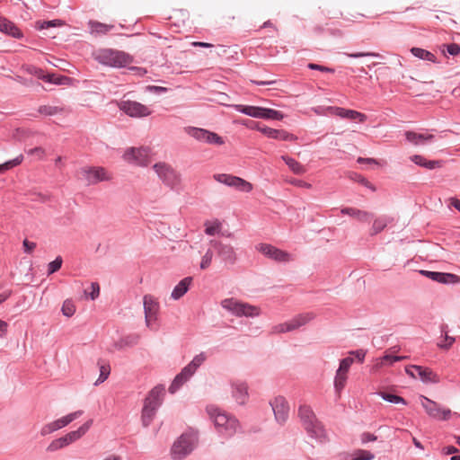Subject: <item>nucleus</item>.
Masks as SVG:
<instances>
[{"label":"nucleus","mask_w":460,"mask_h":460,"mask_svg":"<svg viewBox=\"0 0 460 460\" xmlns=\"http://www.w3.org/2000/svg\"><path fill=\"white\" fill-rule=\"evenodd\" d=\"M298 417L304 429L312 438H314L321 443L327 440L326 430L322 422L318 420L310 406L305 404L300 405L298 409Z\"/></svg>","instance_id":"1"},{"label":"nucleus","mask_w":460,"mask_h":460,"mask_svg":"<svg viewBox=\"0 0 460 460\" xmlns=\"http://www.w3.org/2000/svg\"><path fill=\"white\" fill-rule=\"evenodd\" d=\"M93 58L103 66L121 68L133 62V57L128 53L113 49H102L93 53Z\"/></svg>","instance_id":"2"},{"label":"nucleus","mask_w":460,"mask_h":460,"mask_svg":"<svg viewBox=\"0 0 460 460\" xmlns=\"http://www.w3.org/2000/svg\"><path fill=\"white\" fill-rule=\"evenodd\" d=\"M164 395V387L163 385H156L148 393L141 412V421L144 427H148L153 421L157 409L163 402Z\"/></svg>","instance_id":"3"},{"label":"nucleus","mask_w":460,"mask_h":460,"mask_svg":"<svg viewBox=\"0 0 460 460\" xmlns=\"http://www.w3.org/2000/svg\"><path fill=\"white\" fill-rule=\"evenodd\" d=\"M208 413L222 436L230 438L236 433L239 428V421L236 418L217 408L208 409Z\"/></svg>","instance_id":"4"},{"label":"nucleus","mask_w":460,"mask_h":460,"mask_svg":"<svg viewBox=\"0 0 460 460\" xmlns=\"http://www.w3.org/2000/svg\"><path fill=\"white\" fill-rule=\"evenodd\" d=\"M198 443V435L193 431L181 434L171 448L173 460H181L190 455Z\"/></svg>","instance_id":"5"},{"label":"nucleus","mask_w":460,"mask_h":460,"mask_svg":"<svg viewBox=\"0 0 460 460\" xmlns=\"http://www.w3.org/2000/svg\"><path fill=\"white\" fill-rule=\"evenodd\" d=\"M221 305L236 317H256L261 314L260 307L238 301L233 297L222 300Z\"/></svg>","instance_id":"6"},{"label":"nucleus","mask_w":460,"mask_h":460,"mask_svg":"<svg viewBox=\"0 0 460 460\" xmlns=\"http://www.w3.org/2000/svg\"><path fill=\"white\" fill-rule=\"evenodd\" d=\"M205 360L206 356L203 352L196 355L193 359L174 377L173 381L169 386V392L171 394L177 392L181 386L193 376L198 367L202 365Z\"/></svg>","instance_id":"7"},{"label":"nucleus","mask_w":460,"mask_h":460,"mask_svg":"<svg viewBox=\"0 0 460 460\" xmlns=\"http://www.w3.org/2000/svg\"><path fill=\"white\" fill-rule=\"evenodd\" d=\"M153 169L160 181L171 190H177L181 186V174L171 164L159 162L153 165Z\"/></svg>","instance_id":"8"},{"label":"nucleus","mask_w":460,"mask_h":460,"mask_svg":"<svg viewBox=\"0 0 460 460\" xmlns=\"http://www.w3.org/2000/svg\"><path fill=\"white\" fill-rule=\"evenodd\" d=\"M209 244L225 265L233 266L235 264L237 261V254L231 244L224 243L218 240H211Z\"/></svg>","instance_id":"9"},{"label":"nucleus","mask_w":460,"mask_h":460,"mask_svg":"<svg viewBox=\"0 0 460 460\" xmlns=\"http://www.w3.org/2000/svg\"><path fill=\"white\" fill-rule=\"evenodd\" d=\"M213 178L220 183H223L226 186L234 188L236 190L249 193L252 190L253 186L251 182L246 180L227 173H217L214 174Z\"/></svg>","instance_id":"10"},{"label":"nucleus","mask_w":460,"mask_h":460,"mask_svg":"<svg viewBox=\"0 0 460 460\" xmlns=\"http://www.w3.org/2000/svg\"><path fill=\"white\" fill-rule=\"evenodd\" d=\"M314 315L312 313L301 314L295 316L289 322L277 324L272 327V333H282L294 331L310 322Z\"/></svg>","instance_id":"11"},{"label":"nucleus","mask_w":460,"mask_h":460,"mask_svg":"<svg viewBox=\"0 0 460 460\" xmlns=\"http://www.w3.org/2000/svg\"><path fill=\"white\" fill-rule=\"evenodd\" d=\"M420 399L422 407L430 418L440 420H447L450 418L451 411L449 409H442L438 403L424 395H421Z\"/></svg>","instance_id":"12"},{"label":"nucleus","mask_w":460,"mask_h":460,"mask_svg":"<svg viewBox=\"0 0 460 460\" xmlns=\"http://www.w3.org/2000/svg\"><path fill=\"white\" fill-rule=\"evenodd\" d=\"M256 250L262 253L265 257L277 262H288L292 260L290 253L280 250L270 243H259L256 245Z\"/></svg>","instance_id":"13"},{"label":"nucleus","mask_w":460,"mask_h":460,"mask_svg":"<svg viewBox=\"0 0 460 460\" xmlns=\"http://www.w3.org/2000/svg\"><path fill=\"white\" fill-rule=\"evenodd\" d=\"M128 163H133L139 166H147L150 163V149L147 147H130L123 155Z\"/></svg>","instance_id":"14"},{"label":"nucleus","mask_w":460,"mask_h":460,"mask_svg":"<svg viewBox=\"0 0 460 460\" xmlns=\"http://www.w3.org/2000/svg\"><path fill=\"white\" fill-rule=\"evenodd\" d=\"M83 414V411H76L72 413H69L60 419H58L52 422L45 424L40 429L41 436H47L49 434L57 431L68 424L74 421L75 419L79 418Z\"/></svg>","instance_id":"15"},{"label":"nucleus","mask_w":460,"mask_h":460,"mask_svg":"<svg viewBox=\"0 0 460 460\" xmlns=\"http://www.w3.org/2000/svg\"><path fill=\"white\" fill-rule=\"evenodd\" d=\"M119 110L133 118L146 117L151 114V110L135 101H123L119 103Z\"/></svg>","instance_id":"16"},{"label":"nucleus","mask_w":460,"mask_h":460,"mask_svg":"<svg viewBox=\"0 0 460 460\" xmlns=\"http://www.w3.org/2000/svg\"><path fill=\"white\" fill-rule=\"evenodd\" d=\"M405 372L407 373V375L411 376L413 378H416L417 376L420 377V379L425 383H428V382L438 383V375L435 374L429 367H423L421 366L412 365V366L407 367L405 368Z\"/></svg>","instance_id":"17"},{"label":"nucleus","mask_w":460,"mask_h":460,"mask_svg":"<svg viewBox=\"0 0 460 460\" xmlns=\"http://www.w3.org/2000/svg\"><path fill=\"white\" fill-rule=\"evenodd\" d=\"M270 405L276 420L284 423L288 420L289 412L287 400L283 396H278L270 402Z\"/></svg>","instance_id":"18"},{"label":"nucleus","mask_w":460,"mask_h":460,"mask_svg":"<svg viewBox=\"0 0 460 460\" xmlns=\"http://www.w3.org/2000/svg\"><path fill=\"white\" fill-rule=\"evenodd\" d=\"M253 124H256L255 126H252V128H256L257 130L263 133L265 136H267L270 138L273 139H279V140H284V141H295L296 140V137L293 134L288 133L286 130L283 129H275L269 127H260L258 123L252 122Z\"/></svg>","instance_id":"19"},{"label":"nucleus","mask_w":460,"mask_h":460,"mask_svg":"<svg viewBox=\"0 0 460 460\" xmlns=\"http://www.w3.org/2000/svg\"><path fill=\"white\" fill-rule=\"evenodd\" d=\"M420 273L433 281L442 284H456L460 282V277L453 273L420 270Z\"/></svg>","instance_id":"20"},{"label":"nucleus","mask_w":460,"mask_h":460,"mask_svg":"<svg viewBox=\"0 0 460 460\" xmlns=\"http://www.w3.org/2000/svg\"><path fill=\"white\" fill-rule=\"evenodd\" d=\"M84 179L88 184H96L100 181H108L111 177L102 167H92L83 171Z\"/></svg>","instance_id":"21"},{"label":"nucleus","mask_w":460,"mask_h":460,"mask_svg":"<svg viewBox=\"0 0 460 460\" xmlns=\"http://www.w3.org/2000/svg\"><path fill=\"white\" fill-rule=\"evenodd\" d=\"M331 109L333 111V114L342 119H348L351 120L358 119L359 122L363 123L367 120V118L366 114L354 110H349L341 107H332Z\"/></svg>","instance_id":"22"},{"label":"nucleus","mask_w":460,"mask_h":460,"mask_svg":"<svg viewBox=\"0 0 460 460\" xmlns=\"http://www.w3.org/2000/svg\"><path fill=\"white\" fill-rule=\"evenodd\" d=\"M144 310L146 324L149 325L151 320L155 319V314L158 310V304L151 296L146 295L144 296Z\"/></svg>","instance_id":"23"},{"label":"nucleus","mask_w":460,"mask_h":460,"mask_svg":"<svg viewBox=\"0 0 460 460\" xmlns=\"http://www.w3.org/2000/svg\"><path fill=\"white\" fill-rule=\"evenodd\" d=\"M411 160L417 165L420 167H424L428 170H434L437 168H441L444 164V161L442 160H428L424 156L420 155H414L411 156Z\"/></svg>","instance_id":"24"},{"label":"nucleus","mask_w":460,"mask_h":460,"mask_svg":"<svg viewBox=\"0 0 460 460\" xmlns=\"http://www.w3.org/2000/svg\"><path fill=\"white\" fill-rule=\"evenodd\" d=\"M0 31L12 36L15 39H21L22 37V32L19 28H17L13 22L8 21L7 19L0 16Z\"/></svg>","instance_id":"25"},{"label":"nucleus","mask_w":460,"mask_h":460,"mask_svg":"<svg viewBox=\"0 0 460 460\" xmlns=\"http://www.w3.org/2000/svg\"><path fill=\"white\" fill-rule=\"evenodd\" d=\"M406 139L415 146L424 145L427 142H431L434 139V136L432 134H423V133H416L413 131H406L405 132Z\"/></svg>","instance_id":"26"},{"label":"nucleus","mask_w":460,"mask_h":460,"mask_svg":"<svg viewBox=\"0 0 460 460\" xmlns=\"http://www.w3.org/2000/svg\"><path fill=\"white\" fill-rule=\"evenodd\" d=\"M192 283L191 277H186L182 279L173 288L171 294V297L174 300H178L182 297L190 288Z\"/></svg>","instance_id":"27"},{"label":"nucleus","mask_w":460,"mask_h":460,"mask_svg":"<svg viewBox=\"0 0 460 460\" xmlns=\"http://www.w3.org/2000/svg\"><path fill=\"white\" fill-rule=\"evenodd\" d=\"M341 213L343 215H349L350 217H356L360 222H369L372 219V214L367 211L360 210L355 208H343L341 210Z\"/></svg>","instance_id":"28"},{"label":"nucleus","mask_w":460,"mask_h":460,"mask_svg":"<svg viewBox=\"0 0 460 460\" xmlns=\"http://www.w3.org/2000/svg\"><path fill=\"white\" fill-rule=\"evenodd\" d=\"M233 396L239 404H243L248 397V386L243 382L233 384Z\"/></svg>","instance_id":"29"},{"label":"nucleus","mask_w":460,"mask_h":460,"mask_svg":"<svg viewBox=\"0 0 460 460\" xmlns=\"http://www.w3.org/2000/svg\"><path fill=\"white\" fill-rule=\"evenodd\" d=\"M93 420H89L84 422L82 426H80L76 430L70 431L66 434V437L68 439V442L71 444L80 439L92 427Z\"/></svg>","instance_id":"30"},{"label":"nucleus","mask_w":460,"mask_h":460,"mask_svg":"<svg viewBox=\"0 0 460 460\" xmlns=\"http://www.w3.org/2000/svg\"><path fill=\"white\" fill-rule=\"evenodd\" d=\"M441 337L440 341L438 342V347L442 349H448L452 347L456 339L452 336L448 335V326L447 324H442L440 326Z\"/></svg>","instance_id":"31"},{"label":"nucleus","mask_w":460,"mask_h":460,"mask_svg":"<svg viewBox=\"0 0 460 460\" xmlns=\"http://www.w3.org/2000/svg\"><path fill=\"white\" fill-rule=\"evenodd\" d=\"M394 222V218L388 216H382L376 218L373 222L370 234L376 235L382 232L389 224Z\"/></svg>","instance_id":"32"},{"label":"nucleus","mask_w":460,"mask_h":460,"mask_svg":"<svg viewBox=\"0 0 460 460\" xmlns=\"http://www.w3.org/2000/svg\"><path fill=\"white\" fill-rule=\"evenodd\" d=\"M234 109L236 111L245 114L247 116L252 117V118L261 119V117L262 107L236 104V105H234Z\"/></svg>","instance_id":"33"},{"label":"nucleus","mask_w":460,"mask_h":460,"mask_svg":"<svg viewBox=\"0 0 460 460\" xmlns=\"http://www.w3.org/2000/svg\"><path fill=\"white\" fill-rule=\"evenodd\" d=\"M281 158L294 173L298 175L305 173V167L298 161L288 155H282Z\"/></svg>","instance_id":"34"},{"label":"nucleus","mask_w":460,"mask_h":460,"mask_svg":"<svg viewBox=\"0 0 460 460\" xmlns=\"http://www.w3.org/2000/svg\"><path fill=\"white\" fill-rule=\"evenodd\" d=\"M185 130L188 135L203 143H206L207 137L209 136L208 130L200 128L188 127Z\"/></svg>","instance_id":"35"},{"label":"nucleus","mask_w":460,"mask_h":460,"mask_svg":"<svg viewBox=\"0 0 460 460\" xmlns=\"http://www.w3.org/2000/svg\"><path fill=\"white\" fill-rule=\"evenodd\" d=\"M411 52L414 57L420 59L428 60L433 63L436 62V56L424 49L413 47L411 49Z\"/></svg>","instance_id":"36"},{"label":"nucleus","mask_w":460,"mask_h":460,"mask_svg":"<svg viewBox=\"0 0 460 460\" xmlns=\"http://www.w3.org/2000/svg\"><path fill=\"white\" fill-rule=\"evenodd\" d=\"M205 226V234L208 235H216L221 234L222 224L219 220L216 219L213 222L206 221L204 223Z\"/></svg>","instance_id":"37"},{"label":"nucleus","mask_w":460,"mask_h":460,"mask_svg":"<svg viewBox=\"0 0 460 460\" xmlns=\"http://www.w3.org/2000/svg\"><path fill=\"white\" fill-rule=\"evenodd\" d=\"M98 366L100 368V376L94 384L95 385L103 383L109 377L111 373V367L108 363H105L102 360H99Z\"/></svg>","instance_id":"38"},{"label":"nucleus","mask_w":460,"mask_h":460,"mask_svg":"<svg viewBox=\"0 0 460 460\" xmlns=\"http://www.w3.org/2000/svg\"><path fill=\"white\" fill-rule=\"evenodd\" d=\"M89 25H90L92 33H96V34H106L114 27L113 25H109V24L99 22H90Z\"/></svg>","instance_id":"39"},{"label":"nucleus","mask_w":460,"mask_h":460,"mask_svg":"<svg viewBox=\"0 0 460 460\" xmlns=\"http://www.w3.org/2000/svg\"><path fill=\"white\" fill-rule=\"evenodd\" d=\"M348 379V374L342 373L340 371H336L335 378H334V389L337 394H340L346 385Z\"/></svg>","instance_id":"40"},{"label":"nucleus","mask_w":460,"mask_h":460,"mask_svg":"<svg viewBox=\"0 0 460 460\" xmlns=\"http://www.w3.org/2000/svg\"><path fill=\"white\" fill-rule=\"evenodd\" d=\"M284 118V115L276 110L270 108H263L261 119H274V120H281Z\"/></svg>","instance_id":"41"},{"label":"nucleus","mask_w":460,"mask_h":460,"mask_svg":"<svg viewBox=\"0 0 460 460\" xmlns=\"http://www.w3.org/2000/svg\"><path fill=\"white\" fill-rule=\"evenodd\" d=\"M374 458L373 453L364 449H358L350 454V460H373Z\"/></svg>","instance_id":"42"},{"label":"nucleus","mask_w":460,"mask_h":460,"mask_svg":"<svg viewBox=\"0 0 460 460\" xmlns=\"http://www.w3.org/2000/svg\"><path fill=\"white\" fill-rule=\"evenodd\" d=\"M381 398L388 402H391V403H394V404H398V403H402V404H407L406 401L402 397V396H399V395H396V394H391V393H387V392H380L378 394Z\"/></svg>","instance_id":"43"},{"label":"nucleus","mask_w":460,"mask_h":460,"mask_svg":"<svg viewBox=\"0 0 460 460\" xmlns=\"http://www.w3.org/2000/svg\"><path fill=\"white\" fill-rule=\"evenodd\" d=\"M38 111L45 116H53L63 111L62 108L51 105H41L39 107Z\"/></svg>","instance_id":"44"},{"label":"nucleus","mask_w":460,"mask_h":460,"mask_svg":"<svg viewBox=\"0 0 460 460\" xmlns=\"http://www.w3.org/2000/svg\"><path fill=\"white\" fill-rule=\"evenodd\" d=\"M138 339H139L138 335H136V334L126 336L119 341V348H122L124 346L132 347L134 345H137L138 342Z\"/></svg>","instance_id":"45"},{"label":"nucleus","mask_w":460,"mask_h":460,"mask_svg":"<svg viewBox=\"0 0 460 460\" xmlns=\"http://www.w3.org/2000/svg\"><path fill=\"white\" fill-rule=\"evenodd\" d=\"M63 260L61 256H58L54 261L48 265V275L57 272L62 266Z\"/></svg>","instance_id":"46"},{"label":"nucleus","mask_w":460,"mask_h":460,"mask_svg":"<svg viewBox=\"0 0 460 460\" xmlns=\"http://www.w3.org/2000/svg\"><path fill=\"white\" fill-rule=\"evenodd\" d=\"M61 310L64 315L70 317L75 313V306L71 300H66Z\"/></svg>","instance_id":"47"},{"label":"nucleus","mask_w":460,"mask_h":460,"mask_svg":"<svg viewBox=\"0 0 460 460\" xmlns=\"http://www.w3.org/2000/svg\"><path fill=\"white\" fill-rule=\"evenodd\" d=\"M212 259H213V251L211 249H208L206 252V253L203 255V257L201 258L200 269L201 270L208 269L211 265Z\"/></svg>","instance_id":"48"},{"label":"nucleus","mask_w":460,"mask_h":460,"mask_svg":"<svg viewBox=\"0 0 460 460\" xmlns=\"http://www.w3.org/2000/svg\"><path fill=\"white\" fill-rule=\"evenodd\" d=\"M353 362H354V358H353L347 357L345 358H342L340 361V366H339V368L337 370L340 371V372L348 374V372H349L351 365L353 364Z\"/></svg>","instance_id":"49"},{"label":"nucleus","mask_w":460,"mask_h":460,"mask_svg":"<svg viewBox=\"0 0 460 460\" xmlns=\"http://www.w3.org/2000/svg\"><path fill=\"white\" fill-rule=\"evenodd\" d=\"M208 135L209 136L207 137L206 143L217 146H221L225 143L223 137L217 133L208 131Z\"/></svg>","instance_id":"50"},{"label":"nucleus","mask_w":460,"mask_h":460,"mask_svg":"<svg viewBox=\"0 0 460 460\" xmlns=\"http://www.w3.org/2000/svg\"><path fill=\"white\" fill-rule=\"evenodd\" d=\"M354 181H358L361 185L372 190L373 191L376 190V188L373 186V184L365 177H363L360 174H355V177L352 178Z\"/></svg>","instance_id":"51"},{"label":"nucleus","mask_w":460,"mask_h":460,"mask_svg":"<svg viewBox=\"0 0 460 460\" xmlns=\"http://www.w3.org/2000/svg\"><path fill=\"white\" fill-rule=\"evenodd\" d=\"M307 67L311 70H318L321 72H326V73H332V74H333L335 72V70L332 67L324 66L314 64V63H309L307 65Z\"/></svg>","instance_id":"52"},{"label":"nucleus","mask_w":460,"mask_h":460,"mask_svg":"<svg viewBox=\"0 0 460 460\" xmlns=\"http://www.w3.org/2000/svg\"><path fill=\"white\" fill-rule=\"evenodd\" d=\"M288 182L294 186H296V187H299V188H305V189H311L312 188V184L309 183V182H306L303 180H299V179H291L288 181Z\"/></svg>","instance_id":"53"},{"label":"nucleus","mask_w":460,"mask_h":460,"mask_svg":"<svg viewBox=\"0 0 460 460\" xmlns=\"http://www.w3.org/2000/svg\"><path fill=\"white\" fill-rule=\"evenodd\" d=\"M447 51L451 56H457L460 53V46L456 43L446 45Z\"/></svg>","instance_id":"54"},{"label":"nucleus","mask_w":460,"mask_h":460,"mask_svg":"<svg viewBox=\"0 0 460 460\" xmlns=\"http://www.w3.org/2000/svg\"><path fill=\"white\" fill-rule=\"evenodd\" d=\"M360 439H361V442L363 444H365V443L376 441L377 439V438H376V436H375L372 433L364 432V433L361 434Z\"/></svg>","instance_id":"55"},{"label":"nucleus","mask_w":460,"mask_h":460,"mask_svg":"<svg viewBox=\"0 0 460 460\" xmlns=\"http://www.w3.org/2000/svg\"><path fill=\"white\" fill-rule=\"evenodd\" d=\"M92 292L90 293L91 299L94 300L100 295V286L97 282H93L91 284Z\"/></svg>","instance_id":"56"},{"label":"nucleus","mask_w":460,"mask_h":460,"mask_svg":"<svg viewBox=\"0 0 460 460\" xmlns=\"http://www.w3.org/2000/svg\"><path fill=\"white\" fill-rule=\"evenodd\" d=\"M22 160H23V155H20L17 157H15L14 159L5 162V165H7L9 169H12L14 166L19 165L22 162Z\"/></svg>","instance_id":"57"},{"label":"nucleus","mask_w":460,"mask_h":460,"mask_svg":"<svg viewBox=\"0 0 460 460\" xmlns=\"http://www.w3.org/2000/svg\"><path fill=\"white\" fill-rule=\"evenodd\" d=\"M349 58H358L363 57H378V54L372 52H356L348 54Z\"/></svg>","instance_id":"58"},{"label":"nucleus","mask_w":460,"mask_h":460,"mask_svg":"<svg viewBox=\"0 0 460 460\" xmlns=\"http://www.w3.org/2000/svg\"><path fill=\"white\" fill-rule=\"evenodd\" d=\"M403 357L400 356H391V355H385L382 358L383 362H387L388 364L392 365L394 362L400 361L403 359Z\"/></svg>","instance_id":"59"},{"label":"nucleus","mask_w":460,"mask_h":460,"mask_svg":"<svg viewBox=\"0 0 460 460\" xmlns=\"http://www.w3.org/2000/svg\"><path fill=\"white\" fill-rule=\"evenodd\" d=\"M62 448V446L60 445V442L58 439H54L47 447V451L49 452H55L57 450H59Z\"/></svg>","instance_id":"60"},{"label":"nucleus","mask_w":460,"mask_h":460,"mask_svg":"<svg viewBox=\"0 0 460 460\" xmlns=\"http://www.w3.org/2000/svg\"><path fill=\"white\" fill-rule=\"evenodd\" d=\"M349 353L354 355L359 363H362L366 357V352L363 349H357Z\"/></svg>","instance_id":"61"},{"label":"nucleus","mask_w":460,"mask_h":460,"mask_svg":"<svg viewBox=\"0 0 460 460\" xmlns=\"http://www.w3.org/2000/svg\"><path fill=\"white\" fill-rule=\"evenodd\" d=\"M62 22L60 20H52V21H47L43 22V23L40 26V29H48L50 27H54L56 25H61Z\"/></svg>","instance_id":"62"},{"label":"nucleus","mask_w":460,"mask_h":460,"mask_svg":"<svg viewBox=\"0 0 460 460\" xmlns=\"http://www.w3.org/2000/svg\"><path fill=\"white\" fill-rule=\"evenodd\" d=\"M28 154L31 155H37L40 158H42L45 154V151L42 147H34V148L30 149L28 151Z\"/></svg>","instance_id":"63"},{"label":"nucleus","mask_w":460,"mask_h":460,"mask_svg":"<svg viewBox=\"0 0 460 460\" xmlns=\"http://www.w3.org/2000/svg\"><path fill=\"white\" fill-rule=\"evenodd\" d=\"M43 80L45 82L53 83L55 84H62V77L54 78L51 75H47L43 77Z\"/></svg>","instance_id":"64"}]
</instances>
